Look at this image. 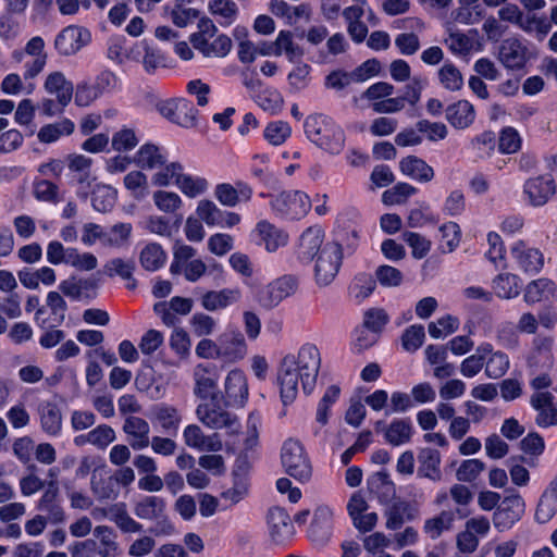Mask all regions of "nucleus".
Returning <instances> with one entry per match:
<instances>
[{
    "instance_id": "obj_1",
    "label": "nucleus",
    "mask_w": 557,
    "mask_h": 557,
    "mask_svg": "<svg viewBox=\"0 0 557 557\" xmlns=\"http://www.w3.org/2000/svg\"><path fill=\"white\" fill-rule=\"evenodd\" d=\"M320 367V351L313 344L304 345L297 356L284 357L277 373L282 401L287 405L296 399L299 382L304 392L310 394L315 386Z\"/></svg>"
},
{
    "instance_id": "obj_2",
    "label": "nucleus",
    "mask_w": 557,
    "mask_h": 557,
    "mask_svg": "<svg viewBox=\"0 0 557 557\" xmlns=\"http://www.w3.org/2000/svg\"><path fill=\"white\" fill-rule=\"evenodd\" d=\"M304 127L307 138L326 153L336 156L344 150L346 135L332 117L324 114L309 115Z\"/></svg>"
},
{
    "instance_id": "obj_3",
    "label": "nucleus",
    "mask_w": 557,
    "mask_h": 557,
    "mask_svg": "<svg viewBox=\"0 0 557 557\" xmlns=\"http://www.w3.org/2000/svg\"><path fill=\"white\" fill-rule=\"evenodd\" d=\"M134 513L141 520L154 521L149 532L156 536H166L174 532V525L166 515V503L162 497H143L135 504Z\"/></svg>"
},
{
    "instance_id": "obj_4",
    "label": "nucleus",
    "mask_w": 557,
    "mask_h": 557,
    "mask_svg": "<svg viewBox=\"0 0 557 557\" xmlns=\"http://www.w3.org/2000/svg\"><path fill=\"white\" fill-rule=\"evenodd\" d=\"M281 461L285 472L299 482H307L312 475L311 461L302 444L294 438L284 442Z\"/></svg>"
},
{
    "instance_id": "obj_5",
    "label": "nucleus",
    "mask_w": 557,
    "mask_h": 557,
    "mask_svg": "<svg viewBox=\"0 0 557 557\" xmlns=\"http://www.w3.org/2000/svg\"><path fill=\"white\" fill-rule=\"evenodd\" d=\"M270 206L282 218L299 220L310 211L311 200L304 191L285 190L271 196Z\"/></svg>"
},
{
    "instance_id": "obj_6",
    "label": "nucleus",
    "mask_w": 557,
    "mask_h": 557,
    "mask_svg": "<svg viewBox=\"0 0 557 557\" xmlns=\"http://www.w3.org/2000/svg\"><path fill=\"white\" fill-rule=\"evenodd\" d=\"M196 416L203 425L212 430L226 429L230 433H236L239 428L237 418L221 406L218 396L199 404Z\"/></svg>"
},
{
    "instance_id": "obj_7",
    "label": "nucleus",
    "mask_w": 557,
    "mask_h": 557,
    "mask_svg": "<svg viewBox=\"0 0 557 557\" xmlns=\"http://www.w3.org/2000/svg\"><path fill=\"white\" fill-rule=\"evenodd\" d=\"M342 258V246L338 243H327L322 247L314 267V278L319 286L325 287L334 281L339 271Z\"/></svg>"
},
{
    "instance_id": "obj_8",
    "label": "nucleus",
    "mask_w": 557,
    "mask_h": 557,
    "mask_svg": "<svg viewBox=\"0 0 557 557\" xmlns=\"http://www.w3.org/2000/svg\"><path fill=\"white\" fill-rule=\"evenodd\" d=\"M298 288V278L283 275L261 287L256 296L257 302L264 309H273L284 299L293 296Z\"/></svg>"
},
{
    "instance_id": "obj_9",
    "label": "nucleus",
    "mask_w": 557,
    "mask_h": 557,
    "mask_svg": "<svg viewBox=\"0 0 557 557\" xmlns=\"http://www.w3.org/2000/svg\"><path fill=\"white\" fill-rule=\"evenodd\" d=\"M91 40L90 32L78 25L63 28L54 39V48L59 54L70 57L76 54Z\"/></svg>"
},
{
    "instance_id": "obj_10",
    "label": "nucleus",
    "mask_w": 557,
    "mask_h": 557,
    "mask_svg": "<svg viewBox=\"0 0 557 557\" xmlns=\"http://www.w3.org/2000/svg\"><path fill=\"white\" fill-rule=\"evenodd\" d=\"M525 504L519 494L506 496L493 515L494 527L504 532L513 527L524 513Z\"/></svg>"
},
{
    "instance_id": "obj_11",
    "label": "nucleus",
    "mask_w": 557,
    "mask_h": 557,
    "mask_svg": "<svg viewBox=\"0 0 557 557\" xmlns=\"http://www.w3.org/2000/svg\"><path fill=\"white\" fill-rule=\"evenodd\" d=\"M530 405L536 411L535 423L541 428L557 424V401L550 392H534Z\"/></svg>"
},
{
    "instance_id": "obj_12",
    "label": "nucleus",
    "mask_w": 557,
    "mask_h": 557,
    "mask_svg": "<svg viewBox=\"0 0 557 557\" xmlns=\"http://www.w3.org/2000/svg\"><path fill=\"white\" fill-rule=\"evenodd\" d=\"M523 193L531 206L542 207L555 195L556 183L550 175H539L525 181Z\"/></svg>"
},
{
    "instance_id": "obj_13",
    "label": "nucleus",
    "mask_w": 557,
    "mask_h": 557,
    "mask_svg": "<svg viewBox=\"0 0 557 557\" xmlns=\"http://www.w3.org/2000/svg\"><path fill=\"white\" fill-rule=\"evenodd\" d=\"M510 255L518 269L524 273H537L544 265L543 253L523 240H518L511 246Z\"/></svg>"
},
{
    "instance_id": "obj_14",
    "label": "nucleus",
    "mask_w": 557,
    "mask_h": 557,
    "mask_svg": "<svg viewBox=\"0 0 557 557\" xmlns=\"http://www.w3.org/2000/svg\"><path fill=\"white\" fill-rule=\"evenodd\" d=\"M185 444L200 451L218 453L222 450L223 443L219 433L206 435L197 424H189L183 431Z\"/></svg>"
},
{
    "instance_id": "obj_15",
    "label": "nucleus",
    "mask_w": 557,
    "mask_h": 557,
    "mask_svg": "<svg viewBox=\"0 0 557 557\" xmlns=\"http://www.w3.org/2000/svg\"><path fill=\"white\" fill-rule=\"evenodd\" d=\"M528 48L517 38L505 39L498 49V60L509 70H521L528 62Z\"/></svg>"
},
{
    "instance_id": "obj_16",
    "label": "nucleus",
    "mask_w": 557,
    "mask_h": 557,
    "mask_svg": "<svg viewBox=\"0 0 557 557\" xmlns=\"http://www.w3.org/2000/svg\"><path fill=\"white\" fill-rule=\"evenodd\" d=\"M193 376L195 381L194 394L197 397L212 399L213 396H216L219 374L215 366L198 364L194 369Z\"/></svg>"
},
{
    "instance_id": "obj_17",
    "label": "nucleus",
    "mask_w": 557,
    "mask_h": 557,
    "mask_svg": "<svg viewBox=\"0 0 557 557\" xmlns=\"http://www.w3.org/2000/svg\"><path fill=\"white\" fill-rule=\"evenodd\" d=\"M221 359L227 362L242 360L247 354L244 335L239 331H227L219 336Z\"/></svg>"
},
{
    "instance_id": "obj_18",
    "label": "nucleus",
    "mask_w": 557,
    "mask_h": 557,
    "mask_svg": "<svg viewBox=\"0 0 557 557\" xmlns=\"http://www.w3.org/2000/svg\"><path fill=\"white\" fill-rule=\"evenodd\" d=\"M268 524L270 536L276 543L287 541L295 532L288 512L281 507H273L269 510Z\"/></svg>"
},
{
    "instance_id": "obj_19",
    "label": "nucleus",
    "mask_w": 557,
    "mask_h": 557,
    "mask_svg": "<svg viewBox=\"0 0 557 557\" xmlns=\"http://www.w3.org/2000/svg\"><path fill=\"white\" fill-rule=\"evenodd\" d=\"M123 431L127 435L129 446L135 450H140L149 446V423L137 416H129L125 419Z\"/></svg>"
},
{
    "instance_id": "obj_20",
    "label": "nucleus",
    "mask_w": 557,
    "mask_h": 557,
    "mask_svg": "<svg viewBox=\"0 0 557 557\" xmlns=\"http://www.w3.org/2000/svg\"><path fill=\"white\" fill-rule=\"evenodd\" d=\"M376 431H382L385 441L393 446L408 443L412 436V424L409 419H395L388 425L382 421L375 423Z\"/></svg>"
},
{
    "instance_id": "obj_21",
    "label": "nucleus",
    "mask_w": 557,
    "mask_h": 557,
    "mask_svg": "<svg viewBox=\"0 0 557 557\" xmlns=\"http://www.w3.org/2000/svg\"><path fill=\"white\" fill-rule=\"evenodd\" d=\"M240 298L242 290L239 288H223L205 293L200 298V302L203 309L218 311L238 302Z\"/></svg>"
},
{
    "instance_id": "obj_22",
    "label": "nucleus",
    "mask_w": 557,
    "mask_h": 557,
    "mask_svg": "<svg viewBox=\"0 0 557 557\" xmlns=\"http://www.w3.org/2000/svg\"><path fill=\"white\" fill-rule=\"evenodd\" d=\"M59 487L52 480L47 483V488L38 502V510L47 515L51 523H60L64 520V510L58 502Z\"/></svg>"
},
{
    "instance_id": "obj_23",
    "label": "nucleus",
    "mask_w": 557,
    "mask_h": 557,
    "mask_svg": "<svg viewBox=\"0 0 557 557\" xmlns=\"http://www.w3.org/2000/svg\"><path fill=\"white\" fill-rule=\"evenodd\" d=\"M45 90L50 95H55L58 103L66 107L73 97V84L67 81L62 72L50 73L44 84Z\"/></svg>"
},
{
    "instance_id": "obj_24",
    "label": "nucleus",
    "mask_w": 557,
    "mask_h": 557,
    "mask_svg": "<svg viewBox=\"0 0 557 557\" xmlns=\"http://www.w3.org/2000/svg\"><path fill=\"white\" fill-rule=\"evenodd\" d=\"M456 515H458L459 518L467 517V512H465L461 508H456L455 511L443 510L437 516L425 520L423 527L424 532L432 540L440 537L444 531H448L453 528Z\"/></svg>"
},
{
    "instance_id": "obj_25",
    "label": "nucleus",
    "mask_w": 557,
    "mask_h": 557,
    "mask_svg": "<svg viewBox=\"0 0 557 557\" xmlns=\"http://www.w3.org/2000/svg\"><path fill=\"white\" fill-rule=\"evenodd\" d=\"M368 487L383 505L389 504L396 496V486L385 470L375 472L368 480Z\"/></svg>"
},
{
    "instance_id": "obj_26",
    "label": "nucleus",
    "mask_w": 557,
    "mask_h": 557,
    "mask_svg": "<svg viewBox=\"0 0 557 557\" xmlns=\"http://www.w3.org/2000/svg\"><path fill=\"white\" fill-rule=\"evenodd\" d=\"M323 232L319 227L307 228L299 240L298 258L304 262H310L321 251Z\"/></svg>"
},
{
    "instance_id": "obj_27",
    "label": "nucleus",
    "mask_w": 557,
    "mask_h": 557,
    "mask_svg": "<svg viewBox=\"0 0 557 557\" xmlns=\"http://www.w3.org/2000/svg\"><path fill=\"white\" fill-rule=\"evenodd\" d=\"M474 119V108L467 100H459L446 109V120L455 128H467L473 123Z\"/></svg>"
},
{
    "instance_id": "obj_28",
    "label": "nucleus",
    "mask_w": 557,
    "mask_h": 557,
    "mask_svg": "<svg viewBox=\"0 0 557 557\" xmlns=\"http://www.w3.org/2000/svg\"><path fill=\"white\" fill-rule=\"evenodd\" d=\"M557 512V475L542 494L536 510L535 520L539 523L548 522Z\"/></svg>"
},
{
    "instance_id": "obj_29",
    "label": "nucleus",
    "mask_w": 557,
    "mask_h": 557,
    "mask_svg": "<svg viewBox=\"0 0 557 557\" xmlns=\"http://www.w3.org/2000/svg\"><path fill=\"white\" fill-rule=\"evenodd\" d=\"M384 515L386 517V528L397 530L406 520H413L418 511L408 502L397 500L387 507Z\"/></svg>"
},
{
    "instance_id": "obj_30",
    "label": "nucleus",
    "mask_w": 557,
    "mask_h": 557,
    "mask_svg": "<svg viewBox=\"0 0 557 557\" xmlns=\"http://www.w3.org/2000/svg\"><path fill=\"white\" fill-rule=\"evenodd\" d=\"M133 162L140 169L156 170L163 166L166 159L158 146L145 144L135 153Z\"/></svg>"
},
{
    "instance_id": "obj_31",
    "label": "nucleus",
    "mask_w": 557,
    "mask_h": 557,
    "mask_svg": "<svg viewBox=\"0 0 557 557\" xmlns=\"http://www.w3.org/2000/svg\"><path fill=\"white\" fill-rule=\"evenodd\" d=\"M40 425L45 433L57 436L62 430V413L60 408L52 403H44L38 408Z\"/></svg>"
},
{
    "instance_id": "obj_32",
    "label": "nucleus",
    "mask_w": 557,
    "mask_h": 557,
    "mask_svg": "<svg viewBox=\"0 0 557 557\" xmlns=\"http://www.w3.org/2000/svg\"><path fill=\"white\" fill-rule=\"evenodd\" d=\"M256 230L269 252H274L287 244L288 235L268 221L259 222Z\"/></svg>"
},
{
    "instance_id": "obj_33",
    "label": "nucleus",
    "mask_w": 557,
    "mask_h": 557,
    "mask_svg": "<svg viewBox=\"0 0 557 557\" xmlns=\"http://www.w3.org/2000/svg\"><path fill=\"white\" fill-rule=\"evenodd\" d=\"M225 394L230 400L243 405L248 396V385L245 374L239 370H232L225 379Z\"/></svg>"
},
{
    "instance_id": "obj_34",
    "label": "nucleus",
    "mask_w": 557,
    "mask_h": 557,
    "mask_svg": "<svg viewBox=\"0 0 557 557\" xmlns=\"http://www.w3.org/2000/svg\"><path fill=\"white\" fill-rule=\"evenodd\" d=\"M421 466L419 467L418 474L422 478H428L432 481H440L442 473L440 470L441 454L433 448H423L419 456Z\"/></svg>"
},
{
    "instance_id": "obj_35",
    "label": "nucleus",
    "mask_w": 557,
    "mask_h": 557,
    "mask_svg": "<svg viewBox=\"0 0 557 557\" xmlns=\"http://www.w3.org/2000/svg\"><path fill=\"white\" fill-rule=\"evenodd\" d=\"M399 166L405 175L420 182H430L434 176L433 169L426 164L425 161L416 156H409L403 159Z\"/></svg>"
},
{
    "instance_id": "obj_36",
    "label": "nucleus",
    "mask_w": 557,
    "mask_h": 557,
    "mask_svg": "<svg viewBox=\"0 0 557 557\" xmlns=\"http://www.w3.org/2000/svg\"><path fill=\"white\" fill-rule=\"evenodd\" d=\"M332 511L329 508H320L314 513V519L309 529L311 540L318 544L325 543L331 535L330 520Z\"/></svg>"
},
{
    "instance_id": "obj_37",
    "label": "nucleus",
    "mask_w": 557,
    "mask_h": 557,
    "mask_svg": "<svg viewBox=\"0 0 557 557\" xmlns=\"http://www.w3.org/2000/svg\"><path fill=\"white\" fill-rule=\"evenodd\" d=\"M556 292L555 283L549 278H539L529 283L525 287L524 300L528 304L540 302L549 299Z\"/></svg>"
},
{
    "instance_id": "obj_38",
    "label": "nucleus",
    "mask_w": 557,
    "mask_h": 557,
    "mask_svg": "<svg viewBox=\"0 0 557 557\" xmlns=\"http://www.w3.org/2000/svg\"><path fill=\"white\" fill-rule=\"evenodd\" d=\"M95 536L99 540L98 555L100 557H119L120 548L116 543V534L107 525H98L94 530Z\"/></svg>"
},
{
    "instance_id": "obj_39",
    "label": "nucleus",
    "mask_w": 557,
    "mask_h": 557,
    "mask_svg": "<svg viewBox=\"0 0 557 557\" xmlns=\"http://www.w3.org/2000/svg\"><path fill=\"white\" fill-rule=\"evenodd\" d=\"M494 293L503 299L517 297L521 290V280L516 274L504 273L493 281Z\"/></svg>"
},
{
    "instance_id": "obj_40",
    "label": "nucleus",
    "mask_w": 557,
    "mask_h": 557,
    "mask_svg": "<svg viewBox=\"0 0 557 557\" xmlns=\"http://www.w3.org/2000/svg\"><path fill=\"white\" fill-rule=\"evenodd\" d=\"M74 129V123L70 119H63L59 122L44 125L39 129L37 137L40 143L51 144L64 135H71Z\"/></svg>"
},
{
    "instance_id": "obj_41",
    "label": "nucleus",
    "mask_w": 557,
    "mask_h": 557,
    "mask_svg": "<svg viewBox=\"0 0 557 557\" xmlns=\"http://www.w3.org/2000/svg\"><path fill=\"white\" fill-rule=\"evenodd\" d=\"M492 352L491 344L480 345L475 354L467 357L460 364V373L465 377H473L483 369L485 359Z\"/></svg>"
},
{
    "instance_id": "obj_42",
    "label": "nucleus",
    "mask_w": 557,
    "mask_h": 557,
    "mask_svg": "<svg viewBox=\"0 0 557 557\" xmlns=\"http://www.w3.org/2000/svg\"><path fill=\"white\" fill-rule=\"evenodd\" d=\"M166 260V253L157 243L146 245L139 255V262L147 271H157L162 268Z\"/></svg>"
},
{
    "instance_id": "obj_43",
    "label": "nucleus",
    "mask_w": 557,
    "mask_h": 557,
    "mask_svg": "<svg viewBox=\"0 0 557 557\" xmlns=\"http://www.w3.org/2000/svg\"><path fill=\"white\" fill-rule=\"evenodd\" d=\"M110 519L124 533H140L143 524L133 519L124 503L115 504L110 508Z\"/></svg>"
},
{
    "instance_id": "obj_44",
    "label": "nucleus",
    "mask_w": 557,
    "mask_h": 557,
    "mask_svg": "<svg viewBox=\"0 0 557 557\" xmlns=\"http://www.w3.org/2000/svg\"><path fill=\"white\" fill-rule=\"evenodd\" d=\"M275 48L276 57L284 53L290 62L300 59L305 54L304 49L294 42L293 34L289 30H281L277 34Z\"/></svg>"
},
{
    "instance_id": "obj_45",
    "label": "nucleus",
    "mask_w": 557,
    "mask_h": 557,
    "mask_svg": "<svg viewBox=\"0 0 557 557\" xmlns=\"http://www.w3.org/2000/svg\"><path fill=\"white\" fill-rule=\"evenodd\" d=\"M175 184L189 198H196L205 194L209 187L208 181L205 177L183 173L181 176H177Z\"/></svg>"
},
{
    "instance_id": "obj_46",
    "label": "nucleus",
    "mask_w": 557,
    "mask_h": 557,
    "mask_svg": "<svg viewBox=\"0 0 557 557\" xmlns=\"http://www.w3.org/2000/svg\"><path fill=\"white\" fill-rule=\"evenodd\" d=\"M133 226L131 223H116L109 230H106L104 247L122 248L129 242Z\"/></svg>"
},
{
    "instance_id": "obj_47",
    "label": "nucleus",
    "mask_w": 557,
    "mask_h": 557,
    "mask_svg": "<svg viewBox=\"0 0 557 557\" xmlns=\"http://www.w3.org/2000/svg\"><path fill=\"white\" fill-rule=\"evenodd\" d=\"M519 27L525 33H535L537 40L542 41L546 35L550 32L552 24L545 16H536L529 14L522 16Z\"/></svg>"
},
{
    "instance_id": "obj_48",
    "label": "nucleus",
    "mask_w": 557,
    "mask_h": 557,
    "mask_svg": "<svg viewBox=\"0 0 557 557\" xmlns=\"http://www.w3.org/2000/svg\"><path fill=\"white\" fill-rule=\"evenodd\" d=\"M222 209L209 199L200 200L196 208L197 218L208 226L222 225Z\"/></svg>"
},
{
    "instance_id": "obj_49",
    "label": "nucleus",
    "mask_w": 557,
    "mask_h": 557,
    "mask_svg": "<svg viewBox=\"0 0 557 557\" xmlns=\"http://www.w3.org/2000/svg\"><path fill=\"white\" fill-rule=\"evenodd\" d=\"M441 250L443 253L453 252L460 244L461 231L457 223L447 222L440 227Z\"/></svg>"
},
{
    "instance_id": "obj_50",
    "label": "nucleus",
    "mask_w": 557,
    "mask_h": 557,
    "mask_svg": "<svg viewBox=\"0 0 557 557\" xmlns=\"http://www.w3.org/2000/svg\"><path fill=\"white\" fill-rule=\"evenodd\" d=\"M485 360V374L490 379H499L506 374L509 369V358L502 351H493L487 355Z\"/></svg>"
},
{
    "instance_id": "obj_51",
    "label": "nucleus",
    "mask_w": 557,
    "mask_h": 557,
    "mask_svg": "<svg viewBox=\"0 0 557 557\" xmlns=\"http://www.w3.org/2000/svg\"><path fill=\"white\" fill-rule=\"evenodd\" d=\"M438 78L443 87L450 91L460 90L463 86L461 72L451 63H445L440 69Z\"/></svg>"
},
{
    "instance_id": "obj_52",
    "label": "nucleus",
    "mask_w": 557,
    "mask_h": 557,
    "mask_svg": "<svg viewBox=\"0 0 557 557\" xmlns=\"http://www.w3.org/2000/svg\"><path fill=\"white\" fill-rule=\"evenodd\" d=\"M67 265L88 272L98 267V259L91 252H79L76 248H69Z\"/></svg>"
},
{
    "instance_id": "obj_53",
    "label": "nucleus",
    "mask_w": 557,
    "mask_h": 557,
    "mask_svg": "<svg viewBox=\"0 0 557 557\" xmlns=\"http://www.w3.org/2000/svg\"><path fill=\"white\" fill-rule=\"evenodd\" d=\"M292 128L287 122L274 121L264 128V138L273 146H280L290 136Z\"/></svg>"
},
{
    "instance_id": "obj_54",
    "label": "nucleus",
    "mask_w": 557,
    "mask_h": 557,
    "mask_svg": "<svg viewBox=\"0 0 557 557\" xmlns=\"http://www.w3.org/2000/svg\"><path fill=\"white\" fill-rule=\"evenodd\" d=\"M156 207L165 213H174L182 207L181 197L174 191L157 190L152 196Z\"/></svg>"
},
{
    "instance_id": "obj_55",
    "label": "nucleus",
    "mask_w": 557,
    "mask_h": 557,
    "mask_svg": "<svg viewBox=\"0 0 557 557\" xmlns=\"http://www.w3.org/2000/svg\"><path fill=\"white\" fill-rule=\"evenodd\" d=\"M485 463L480 459L463 460L456 471V478L459 482H473L484 471Z\"/></svg>"
},
{
    "instance_id": "obj_56",
    "label": "nucleus",
    "mask_w": 557,
    "mask_h": 557,
    "mask_svg": "<svg viewBox=\"0 0 557 557\" xmlns=\"http://www.w3.org/2000/svg\"><path fill=\"white\" fill-rule=\"evenodd\" d=\"M156 418L164 431H176L181 423L178 411L164 404L156 408Z\"/></svg>"
},
{
    "instance_id": "obj_57",
    "label": "nucleus",
    "mask_w": 557,
    "mask_h": 557,
    "mask_svg": "<svg viewBox=\"0 0 557 557\" xmlns=\"http://www.w3.org/2000/svg\"><path fill=\"white\" fill-rule=\"evenodd\" d=\"M416 191L417 189L413 186L407 183H398L393 188L383 193L382 201L387 206L400 205Z\"/></svg>"
},
{
    "instance_id": "obj_58",
    "label": "nucleus",
    "mask_w": 557,
    "mask_h": 557,
    "mask_svg": "<svg viewBox=\"0 0 557 557\" xmlns=\"http://www.w3.org/2000/svg\"><path fill=\"white\" fill-rule=\"evenodd\" d=\"M375 281L383 287H397L403 283L404 274L400 270L382 264L375 270Z\"/></svg>"
},
{
    "instance_id": "obj_59",
    "label": "nucleus",
    "mask_w": 557,
    "mask_h": 557,
    "mask_svg": "<svg viewBox=\"0 0 557 557\" xmlns=\"http://www.w3.org/2000/svg\"><path fill=\"white\" fill-rule=\"evenodd\" d=\"M174 109L176 110V124L183 127L196 125L198 111L190 101L184 98L177 99V104L174 106Z\"/></svg>"
},
{
    "instance_id": "obj_60",
    "label": "nucleus",
    "mask_w": 557,
    "mask_h": 557,
    "mask_svg": "<svg viewBox=\"0 0 557 557\" xmlns=\"http://www.w3.org/2000/svg\"><path fill=\"white\" fill-rule=\"evenodd\" d=\"M310 71L311 67L308 64L299 63L289 72L287 79L290 91L298 92L309 85Z\"/></svg>"
},
{
    "instance_id": "obj_61",
    "label": "nucleus",
    "mask_w": 557,
    "mask_h": 557,
    "mask_svg": "<svg viewBox=\"0 0 557 557\" xmlns=\"http://www.w3.org/2000/svg\"><path fill=\"white\" fill-rule=\"evenodd\" d=\"M196 255V249L191 246L184 244H176L173 251V262L171 263L170 271L172 274H180L183 267L187 264Z\"/></svg>"
},
{
    "instance_id": "obj_62",
    "label": "nucleus",
    "mask_w": 557,
    "mask_h": 557,
    "mask_svg": "<svg viewBox=\"0 0 557 557\" xmlns=\"http://www.w3.org/2000/svg\"><path fill=\"white\" fill-rule=\"evenodd\" d=\"M387 322L388 314L382 308H371L364 312L363 326L371 333H380Z\"/></svg>"
},
{
    "instance_id": "obj_63",
    "label": "nucleus",
    "mask_w": 557,
    "mask_h": 557,
    "mask_svg": "<svg viewBox=\"0 0 557 557\" xmlns=\"http://www.w3.org/2000/svg\"><path fill=\"white\" fill-rule=\"evenodd\" d=\"M135 263L133 260H124L122 258H113L106 265L104 271L109 276L119 275L123 280H132Z\"/></svg>"
},
{
    "instance_id": "obj_64",
    "label": "nucleus",
    "mask_w": 557,
    "mask_h": 557,
    "mask_svg": "<svg viewBox=\"0 0 557 557\" xmlns=\"http://www.w3.org/2000/svg\"><path fill=\"white\" fill-rule=\"evenodd\" d=\"M190 326L196 336L202 337L209 336L214 332L216 322L211 315L198 312L191 317Z\"/></svg>"
}]
</instances>
